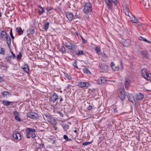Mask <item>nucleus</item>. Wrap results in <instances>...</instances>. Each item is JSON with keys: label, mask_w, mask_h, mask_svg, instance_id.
I'll return each mask as SVG.
<instances>
[{"label": "nucleus", "mask_w": 151, "mask_h": 151, "mask_svg": "<svg viewBox=\"0 0 151 151\" xmlns=\"http://www.w3.org/2000/svg\"><path fill=\"white\" fill-rule=\"evenodd\" d=\"M111 67L112 69L114 71H117L118 70L119 67V66L116 65L114 62H112L110 64Z\"/></svg>", "instance_id": "obj_17"}, {"label": "nucleus", "mask_w": 151, "mask_h": 151, "mask_svg": "<svg viewBox=\"0 0 151 151\" xmlns=\"http://www.w3.org/2000/svg\"><path fill=\"white\" fill-rule=\"evenodd\" d=\"M140 52L143 58L148 59V54L147 50H142L140 51Z\"/></svg>", "instance_id": "obj_10"}, {"label": "nucleus", "mask_w": 151, "mask_h": 151, "mask_svg": "<svg viewBox=\"0 0 151 151\" xmlns=\"http://www.w3.org/2000/svg\"><path fill=\"white\" fill-rule=\"evenodd\" d=\"M14 118L18 122H20L21 121V119L18 116H15Z\"/></svg>", "instance_id": "obj_46"}, {"label": "nucleus", "mask_w": 151, "mask_h": 151, "mask_svg": "<svg viewBox=\"0 0 151 151\" xmlns=\"http://www.w3.org/2000/svg\"><path fill=\"white\" fill-rule=\"evenodd\" d=\"M127 94L125 92L124 88L122 89L118 93L119 99L122 101H123L125 99L126 96L127 95Z\"/></svg>", "instance_id": "obj_2"}, {"label": "nucleus", "mask_w": 151, "mask_h": 151, "mask_svg": "<svg viewBox=\"0 0 151 151\" xmlns=\"http://www.w3.org/2000/svg\"><path fill=\"white\" fill-rule=\"evenodd\" d=\"M38 7L39 8V11L38 13H39V15H41L44 13L45 11V10L44 8L42 7L41 6L39 5L38 6Z\"/></svg>", "instance_id": "obj_24"}, {"label": "nucleus", "mask_w": 151, "mask_h": 151, "mask_svg": "<svg viewBox=\"0 0 151 151\" xmlns=\"http://www.w3.org/2000/svg\"><path fill=\"white\" fill-rule=\"evenodd\" d=\"M83 72L86 74L88 73H91V72L88 70V68H85L83 69Z\"/></svg>", "instance_id": "obj_39"}, {"label": "nucleus", "mask_w": 151, "mask_h": 151, "mask_svg": "<svg viewBox=\"0 0 151 151\" xmlns=\"http://www.w3.org/2000/svg\"><path fill=\"white\" fill-rule=\"evenodd\" d=\"M1 94L3 97L5 98H7L12 95L10 93L7 91H2Z\"/></svg>", "instance_id": "obj_11"}, {"label": "nucleus", "mask_w": 151, "mask_h": 151, "mask_svg": "<svg viewBox=\"0 0 151 151\" xmlns=\"http://www.w3.org/2000/svg\"><path fill=\"white\" fill-rule=\"evenodd\" d=\"M92 4L89 2H86L84 5L83 11L84 13L87 14H91L92 11Z\"/></svg>", "instance_id": "obj_1"}, {"label": "nucleus", "mask_w": 151, "mask_h": 151, "mask_svg": "<svg viewBox=\"0 0 151 151\" xmlns=\"http://www.w3.org/2000/svg\"><path fill=\"white\" fill-rule=\"evenodd\" d=\"M58 96L57 94L55 93H54L50 97L49 101L50 102L51 101L54 103L58 99Z\"/></svg>", "instance_id": "obj_6"}, {"label": "nucleus", "mask_w": 151, "mask_h": 151, "mask_svg": "<svg viewBox=\"0 0 151 151\" xmlns=\"http://www.w3.org/2000/svg\"><path fill=\"white\" fill-rule=\"evenodd\" d=\"M44 147V144H43L42 145L40 144L39 147H38V149H41Z\"/></svg>", "instance_id": "obj_52"}, {"label": "nucleus", "mask_w": 151, "mask_h": 151, "mask_svg": "<svg viewBox=\"0 0 151 151\" xmlns=\"http://www.w3.org/2000/svg\"><path fill=\"white\" fill-rule=\"evenodd\" d=\"M78 86L81 88L88 87L90 86V84L87 82H80L79 83Z\"/></svg>", "instance_id": "obj_13"}, {"label": "nucleus", "mask_w": 151, "mask_h": 151, "mask_svg": "<svg viewBox=\"0 0 151 151\" xmlns=\"http://www.w3.org/2000/svg\"><path fill=\"white\" fill-rule=\"evenodd\" d=\"M27 35H28L30 34H34L35 30L34 29L32 28L28 29L27 31Z\"/></svg>", "instance_id": "obj_31"}, {"label": "nucleus", "mask_w": 151, "mask_h": 151, "mask_svg": "<svg viewBox=\"0 0 151 151\" xmlns=\"http://www.w3.org/2000/svg\"><path fill=\"white\" fill-rule=\"evenodd\" d=\"M79 35L82 40L83 42L84 43H86L87 42L83 38V37L81 35Z\"/></svg>", "instance_id": "obj_48"}, {"label": "nucleus", "mask_w": 151, "mask_h": 151, "mask_svg": "<svg viewBox=\"0 0 151 151\" xmlns=\"http://www.w3.org/2000/svg\"><path fill=\"white\" fill-rule=\"evenodd\" d=\"M5 39H6V42L8 45V46L9 47L11 45V39L8 34L6 35V36H5Z\"/></svg>", "instance_id": "obj_20"}, {"label": "nucleus", "mask_w": 151, "mask_h": 151, "mask_svg": "<svg viewBox=\"0 0 151 151\" xmlns=\"http://www.w3.org/2000/svg\"><path fill=\"white\" fill-rule=\"evenodd\" d=\"M144 78L149 81L151 82V73H148Z\"/></svg>", "instance_id": "obj_33"}, {"label": "nucleus", "mask_w": 151, "mask_h": 151, "mask_svg": "<svg viewBox=\"0 0 151 151\" xmlns=\"http://www.w3.org/2000/svg\"><path fill=\"white\" fill-rule=\"evenodd\" d=\"M27 117L33 119H36L39 117L37 114L32 112L27 113Z\"/></svg>", "instance_id": "obj_4"}, {"label": "nucleus", "mask_w": 151, "mask_h": 151, "mask_svg": "<svg viewBox=\"0 0 151 151\" xmlns=\"http://www.w3.org/2000/svg\"><path fill=\"white\" fill-rule=\"evenodd\" d=\"M63 127L64 130L65 131H67V130L69 129V126L68 124H66L63 125Z\"/></svg>", "instance_id": "obj_40"}, {"label": "nucleus", "mask_w": 151, "mask_h": 151, "mask_svg": "<svg viewBox=\"0 0 151 151\" xmlns=\"http://www.w3.org/2000/svg\"><path fill=\"white\" fill-rule=\"evenodd\" d=\"M58 99H60L59 103V104H61V102L63 101V98L61 96H58Z\"/></svg>", "instance_id": "obj_51"}, {"label": "nucleus", "mask_w": 151, "mask_h": 151, "mask_svg": "<svg viewBox=\"0 0 151 151\" xmlns=\"http://www.w3.org/2000/svg\"><path fill=\"white\" fill-rule=\"evenodd\" d=\"M99 66L102 72H106L108 70V66L103 63H100Z\"/></svg>", "instance_id": "obj_7"}, {"label": "nucleus", "mask_w": 151, "mask_h": 151, "mask_svg": "<svg viewBox=\"0 0 151 151\" xmlns=\"http://www.w3.org/2000/svg\"><path fill=\"white\" fill-rule=\"evenodd\" d=\"M65 15L67 18L70 21H71L73 19L76 18L75 17H74L73 14L70 12H66Z\"/></svg>", "instance_id": "obj_8"}, {"label": "nucleus", "mask_w": 151, "mask_h": 151, "mask_svg": "<svg viewBox=\"0 0 151 151\" xmlns=\"http://www.w3.org/2000/svg\"><path fill=\"white\" fill-rule=\"evenodd\" d=\"M138 39L141 41L146 43H151V42H150L140 36H139L138 37Z\"/></svg>", "instance_id": "obj_28"}, {"label": "nucleus", "mask_w": 151, "mask_h": 151, "mask_svg": "<svg viewBox=\"0 0 151 151\" xmlns=\"http://www.w3.org/2000/svg\"><path fill=\"white\" fill-rule=\"evenodd\" d=\"M13 137L14 139L17 140H20L21 139V134L20 133H14L12 134Z\"/></svg>", "instance_id": "obj_12"}, {"label": "nucleus", "mask_w": 151, "mask_h": 151, "mask_svg": "<svg viewBox=\"0 0 151 151\" xmlns=\"http://www.w3.org/2000/svg\"><path fill=\"white\" fill-rule=\"evenodd\" d=\"M111 107L113 109L115 113H118V111L117 110V107L116 105H113L111 106Z\"/></svg>", "instance_id": "obj_35"}, {"label": "nucleus", "mask_w": 151, "mask_h": 151, "mask_svg": "<svg viewBox=\"0 0 151 151\" xmlns=\"http://www.w3.org/2000/svg\"><path fill=\"white\" fill-rule=\"evenodd\" d=\"M8 34L4 30H2L1 32H0V39L4 40L5 39V37Z\"/></svg>", "instance_id": "obj_19"}, {"label": "nucleus", "mask_w": 151, "mask_h": 151, "mask_svg": "<svg viewBox=\"0 0 151 151\" xmlns=\"http://www.w3.org/2000/svg\"><path fill=\"white\" fill-rule=\"evenodd\" d=\"M16 29L19 35H21L23 34V31L21 27H17Z\"/></svg>", "instance_id": "obj_27"}, {"label": "nucleus", "mask_w": 151, "mask_h": 151, "mask_svg": "<svg viewBox=\"0 0 151 151\" xmlns=\"http://www.w3.org/2000/svg\"><path fill=\"white\" fill-rule=\"evenodd\" d=\"M144 95L141 93L137 94L135 97V99L137 101L142 100L144 98Z\"/></svg>", "instance_id": "obj_14"}, {"label": "nucleus", "mask_w": 151, "mask_h": 151, "mask_svg": "<svg viewBox=\"0 0 151 151\" xmlns=\"http://www.w3.org/2000/svg\"><path fill=\"white\" fill-rule=\"evenodd\" d=\"M60 51L62 53H64L66 52L65 48L64 46H61Z\"/></svg>", "instance_id": "obj_42"}, {"label": "nucleus", "mask_w": 151, "mask_h": 151, "mask_svg": "<svg viewBox=\"0 0 151 151\" xmlns=\"http://www.w3.org/2000/svg\"><path fill=\"white\" fill-rule=\"evenodd\" d=\"M10 102L9 101H6L5 100H3L2 101V104L5 106H9L10 105Z\"/></svg>", "instance_id": "obj_36"}, {"label": "nucleus", "mask_w": 151, "mask_h": 151, "mask_svg": "<svg viewBox=\"0 0 151 151\" xmlns=\"http://www.w3.org/2000/svg\"><path fill=\"white\" fill-rule=\"evenodd\" d=\"M131 81L129 78H127L125 81V87L127 90L129 88V85L130 84Z\"/></svg>", "instance_id": "obj_16"}, {"label": "nucleus", "mask_w": 151, "mask_h": 151, "mask_svg": "<svg viewBox=\"0 0 151 151\" xmlns=\"http://www.w3.org/2000/svg\"><path fill=\"white\" fill-rule=\"evenodd\" d=\"M106 82V80L104 77H101L97 81V83L99 84L104 83Z\"/></svg>", "instance_id": "obj_18"}, {"label": "nucleus", "mask_w": 151, "mask_h": 151, "mask_svg": "<svg viewBox=\"0 0 151 151\" xmlns=\"http://www.w3.org/2000/svg\"><path fill=\"white\" fill-rule=\"evenodd\" d=\"M48 122L52 124L56 125L57 124V121L52 116L50 119L48 120Z\"/></svg>", "instance_id": "obj_15"}, {"label": "nucleus", "mask_w": 151, "mask_h": 151, "mask_svg": "<svg viewBox=\"0 0 151 151\" xmlns=\"http://www.w3.org/2000/svg\"><path fill=\"white\" fill-rule=\"evenodd\" d=\"M137 140L138 141H140V135H139L138 136V137L137 138Z\"/></svg>", "instance_id": "obj_60"}, {"label": "nucleus", "mask_w": 151, "mask_h": 151, "mask_svg": "<svg viewBox=\"0 0 151 151\" xmlns=\"http://www.w3.org/2000/svg\"><path fill=\"white\" fill-rule=\"evenodd\" d=\"M94 50L96 51V53L98 55L101 54V52L100 47H99L98 46L96 45V47L94 48Z\"/></svg>", "instance_id": "obj_30"}, {"label": "nucleus", "mask_w": 151, "mask_h": 151, "mask_svg": "<svg viewBox=\"0 0 151 151\" xmlns=\"http://www.w3.org/2000/svg\"><path fill=\"white\" fill-rule=\"evenodd\" d=\"M75 49L76 48H75V49H74V50H71L70 51L71 53H72L73 54V53L74 52L75 53V52H74V51Z\"/></svg>", "instance_id": "obj_61"}, {"label": "nucleus", "mask_w": 151, "mask_h": 151, "mask_svg": "<svg viewBox=\"0 0 151 151\" xmlns=\"http://www.w3.org/2000/svg\"><path fill=\"white\" fill-rule=\"evenodd\" d=\"M87 109L88 110H90L92 109V107L91 105H89Z\"/></svg>", "instance_id": "obj_55"}, {"label": "nucleus", "mask_w": 151, "mask_h": 151, "mask_svg": "<svg viewBox=\"0 0 151 151\" xmlns=\"http://www.w3.org/2000/svg\"><path fill=\"white\" fill-rule=\"evenodd\" d=\"M24 66V67L22 68L23 70L25 72L28 73V74H29V68L28 65L27 64H25Z\"/></svg>", "instance_id": "obj_21"}, {"label": "nucleus", "mask_w": 151, "mask_h": 151, "mask_svg": "<svg viewBox=\"0 0 151 151\" xmlns=\"http://www.w3.org/2000/svg\"><path fill=\"white\" fill-rule=\"evenodd\" d=\"M141 73L142 76L145 77L146 76L147 74L148 73L147 72V69L146 68H144L142 69L141 71Z\"/></svg>", "instance_id": "obj_23"}, {"label": "nucleus", "mask_w": 151, "mask_h": 151, "mask_svg": "<svg viewBox=\"0 0 151 151\" xmlns=\"http://www.w3.org/2000/svg\"><path fill=\"white\" fill-rule=\"evenodd\" d=\"M125 14L129 17H130L129 13V11H127L124 12Z\"/></svg>", "instance_id": "obj_57"}, {"label": "nucleus", "mask_w": 151, "mask_h": 151, "mask_svg": "<svg viewBox=\"0 0 151 151\" xmlns=\"http://www.w3.org/2000/svg\"><path fill=\"white\" fill-rule=\"evenodd\" d=\"M2 67H6V69L7 68V66H4V65H0V68H1Z\"/></svg>", "instance_id": "obj_63"}, {"label": "nucleus", "mask_w": 151, "mask_h": 151, "mask_svg": "<svg viewBox=\"0 0 151 151\" xmlns=\"http://www.w3.org/2000/svg\"><path fill=\"white\" fill-rule=\"evenodd\" d=\"M93 141H91V142H83L82 143V145L83 146H87L89 145H90L92 143Z\"/></svg>", "instance_id": "obj_41"}, {"label": "nucleus", "mask_w": 151, "mask_h": 151, "mask_svg": "<svg viewBox=\"0 0 151 151\" xmlns=\"http://www.w3.org/2000/svg\"><path fill=\"white\" fill-rule=\"evenodd\" d=\"M12 30V29L11 28L10 30V35L11 37V36H13Z\"/></svg>", "instance_id": "obj_56"}, {"label": "nucleus", "mask_w": 151, "mask_h": 151, "mask_svg": "<svg viewBox=\"0 0 151 151\" xmlns=\"http://www.w3.org/2000/svg\"><path fill=\"white\" fill-rule=\"evenodd\" d=\"M75 52L76 55L78 56H81V55H84L85 53L82 50H79L75 51Z\"/></svg>", "instance_id": "obj_22"}, {"label": "nucleus", "mask_w": 151, "mask_h": 151, "mask_svg": "<svg viewBox=\"0 0 151 151\" xmlns=\"http://www.w3.org/2000/svg\"><path fill=\"white\" fill-rule=\"evenodd\" d=\"M122 5L123 8V10L124 12L129 11V9L127 5L126 2L122 4Z\"/></svg>", "instance_id": "obj_25"}, {"label": "nucleus", "mask_w": 151, "mask_h": 151, "mask_svg": "<svg viewBox=\"0 0 151 151\" xmlns=\"http://www.w3.org/2000/svg\"><path fill=\"white\" fill-rule=\"evenodd\" d=\"M52 10V9L51 8H50L49 9H46V10L47 12H49L51 10Z\"/></svg>", "instance_id": "obj_64"}, {"label": "nucleus", "mask_w": 151, "mask_h": 151, "mask_svg": "<svg viewBox=\"0 0 151 151\" xmlns=\"http://www.w3.org/2000/svg\"><path fill=\"white\" fill-rule=\"evenodd\" d=\"M64 78H66L69 80L71 79V77L70 75H68L67 73H64Z\"/></svg>", "instance_id": "obj_44"}, {"label": "nucleus", "mask_w": 151, "mask_h": 151, "mask_svg": "<svg viewBox=\"0 0 151 151\" xmlns=\"http://www.w3.org/2000/svg\"><path fill=\"white\" fill-rule=\"evenodd\" d=\"M13 114L15 116H18V115H19V114L18 111H15L13 112Z\"/></svg>", "instance_id": "obj_49"}, {"label": "nucleus", "mask_w": 151, "mask_h": 151, "mask_svg": "<svg viewBox=\"0 0 151 151\" xmlns=\"http://www.w3.org/2000/svg\"><path fill=\"white\" fill-rule=\"evenodd\" d=\"M129 40L127 39L123 42L122 44L124 47H128L129 46Z\"/></svg>", "instance_id": "obj_26"}, {"label": "nucleus", "mask_w": 151, "mask_h": 151, "mask_svg": "<svg viewBox=\"0 0 151 151\" xmlns=\"http://www.w3.org/2000/svg\"><path fill=\"white\" fill-rule=\"evenodd\" d=\"M102 56L104 58H106L107 57L106 54L104 53L103 54Z\"/></svg>", "instance_id": "obj_62"}, {"label": "nucleus", "mask_w": 151, "mask_h": 151, "mask_svg": "<svg viewBox=\"0 0 151 151\" xmlns=\"http://www.w3.org/2000/svg\"><path fill=\"white\" fill-rule=\"evenodd\" d=\"M36 131V129L31 128H27L26 130V136L27 138H30L31 137V134L32 133Z\"/></svg>", "instance_id": "obj_5"}, {"label": "nucleus", "mask_w": 151, "mask_h": 151, "mask_svg": "<svg viewBox=\"0 0 151 151\" xmlns=\"http://www.w3.org/2000/svg\"><path fill=\"white\" fill-rule=\"evenodd\" d=\"M71 45V44L70 43H69L68 44L67 43H65V46L68 49L73 50L74 49H75V47L72 46Z\"/></svg>", "instance_id": "obj_29"}, {"label": "nucleus", "mask_w": 151, "mask_h": 151, "mask_svg": "<svg viewBox=\"0 0 151 151\" xmlns=\"http://www.w3.org/2000/svg\"><path fill=\"white\" fill-rule=\"evenodd\" d=\"M131 21L132 22H133L134 23H138V21L137 20V19L135 17H132L131 19Z\"/></svg>", "instance_id": "obj_37"}, {"label": "nucleus", "mask_w": 151, "mask_h": 151, "mask_svg": "<svg viewBox=\"0 0 151 151\" xmlns=\"http://www.w3.org/2000/svg\"><path fill=\"white\" fill-rule=\"evenodd\" d=\"M58 113L60 114V115L61 117H62L63 116L64 114L63 113L60 112H58Z\"/></svg>", "instance_id": "obj_59"}, {"label": "nucleus", "mask_w": 151, "mask_h": 151, "mask_svg": "<svg viewBox=\"0 0 151 151\" xmlns=\"http://www.w3.org/2000/svg\"><path fill=\"white\" fill-rule=\"evenodd\" d=\"M49 139H50L51 140H54L55 139H56L55 137L53 135H51L50 136Z\"/></svg>", "instance_id": "obj_50"}, {"label": "nucleus", "mask_w": 151, "mask_h": 151, "mask_svg": "<svg viewBox=\"0 0 151 151\" xmlns=\"http://www.w3.org/2000/svg\"><path fill=\"white\" fill-rule=\"evenodd\" d=\"M127 97L128 98V100L131 101L133 104H136L135 100L134 99V96L131 94L128 93L127 94Z\"/></svg>", "instance_id": "obj_9"}, {"label": "nucleus", "mask_w": 151, "mask_h": 151, "mask_svg": "<svg viewBox=\"0 0 151 151\" xmlns=\"http://www.w3.org/2000/svg\"><path fill=\"white\" fill-rule=\"evenodd\" d=\"M12 58V56H8L5 58V59L6 60V61L10 63V61L11 60V59Z\"/></svg>", "instance_id": "obj_38"}, {"label": "nucleus", "mask_w": 151, "mask_h": 151, "mask_svg": "<svg viewBox=\"0 0 151 151\" xmlns=\"http://www.w3.org/2000/svg\"><path fill=\"white\" fill-rule=\"evenodd\" d=\"M116 0H105V3L109 9H111L112 7V3H114L115 5H116L117 3Z\"/></svg>", "instance_id": "obj_3"}, {"label": "nucleus", "mask_w": 151, "mask_h": 151, "mask_svg": "<svg viewBox=\"0 0 151 151\" xmlns=\"http://www.w3.org/2000/svg\"><path fill=\"white\" fill-rule=\"evenodd\" d=\"M0 54H1L3 55H5V50L2 47L0 48Z\"/></svg>", "instance_id": "obj_43"}, {"label": "nucleus", "mask_w": 151, "mask_h": 151, "mask_svg": "<svg viewBox=\"0 0 151 151\" xmlns=\"http://www.w3.org/2000/svg\"><path fill=\"white\" fill-rule=\"evenodd\" d=\"M49 24H50V23L49 22H46L44 24L43 26L44 27L45 30L46 31H47L49 27Z\"/></svg>", "instance_id": "obj_34"}, {"label": "nucleus", "mask_w": 151, "mask_h": 151, "mask_svg": "<svg viewBox=\"0 0 151 151\" xmlns=\"http://www.w3.org/2000/svg\"><path fill=\"white\" fill-rule=\"evenodd\" d=\"M77 62L76 60H74V61H73V66L76 68L77 69H78V66H77Z\"/></svg>", "instance_id": "obj_45"}, {"label": "nucleus", "mask_w": 151, "mask_h": 151, "mask_svg": "<svg viewBox=\"0 0 151 151\" xmlns=\"http://www.w3.org/2000/svg\"><path fill=\"white\" fill-rule=\"evenodd\" d=\"M30 136H31V137H32V138H34L36 137V134H35V133H32V134H31V135H30Z\"/></svg>", "instance_id": "obj_53"}, {"label": "nucleus", "mask_w": 151, "mask_h": 151, "mask_svg": "<svg viewBox=\"0 0 151 151\" xmlns=\"http://www.w3.org/2000/svg\"><path fill=\"white\" fill-rule=\"evenodd\" d=\"M44 118L46 119L47 120V121L48 120H49V119H50V117L52 116L49 113H44Z\"/></svg>", "instance_id": "obj_32"}, {"label": "nucleus", "mask_w": 151, "mask_h": 151, "mask_svg": "<svg viewBox=\"0 0 151 151\" xmlns=\"http://www.w3.org/2000/svg\"><path fill=\"white\" fill-rule=\"evenodd\" d=\"M63 137L64 139H65L66 140V141L68 139V136L67 135H64L63 136Z\"/></svg>", "instance_id": "obj_54"}, {"label": "nucleus", "mask_w": 151, "mask_h": 151, "mask_svg": "<svg viewBox=\"0 0 151 151\" xmlns=\"http://www.w3.org/2000/svg\"><path fill=\"white\" fill-rule=\"evenodd\" d=\"M11 53H12V55L13 56V59H14L16 57V55H15L13 53V52L12 51H11Z\"/></svg>", "instance_id": "obj_58"}, {"label": "nucleus", "mask_w": 151, "mask_h": 151, "mask_svg": "<svg viewBox=\"0 0 151 151\" xmlns=\"http://www.w3.org/2000/svg\"><path fill=\"white\" fill-rule=\"evenodd\" d=\"M22 56V55L21 53H19V54L17 55V59L20 60L21 59V58Z\"/></svg>", "instance_id": "obj_47"}]
</instances>
